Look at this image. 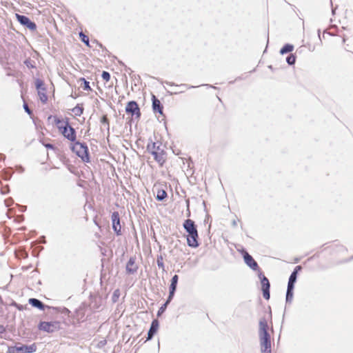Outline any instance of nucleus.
<instances>
[{
  "label": "nucleus",
  "instance_id": "nucleus-1",
  "mask_svg": "<svg viewBox=\"0 0 353 353\" xmlns=\"http://www.w3.org/2000/svg\"><path fill=\"white\" fill-rule=\"evenodd\" d=\"M271 321V313L268 318L263 316L259 321V336L261 353H271V334L268 321ZM272 324V322H270Z\"/></svg>",
  "mask_w": 353,
  "mask_h": 353
},
{
  "label": "nucleus",
  "instance_id": "nucleus-2",
  "mask_svg": "<svg viewBox=\"0 0 353 353\" xmlns=\"http://www.w3.org/2000/svg\"><path fill=\"white\" fill-rule=\"evenodd\" d=\"M183 228L188 232V245L191 248H197L199 246V234L194 221L189 219L185 220L183 223Z\"/></svg>",
  "mask_w": 353,
  "mask_h": 353
},
{
  "label": "nucleus",
  "instance_id": "nucleus-3",
  "mask_svg": "<svg viewBox=\"0 0 353 353\" xmlns=\"http://www.w3.org/2000/svg\"><path fill=\"white\" fill-rule=\"evenodd\" d=\"M70 148L83 162L88 163L90 161L88 148L86 144L74 141Z\"/></svg>",
  "mask_w": 353,
  "mask_h": 353
},
{
  "label": "nucleus",
  "instance_id": "nucleus-4",
  "mask_svg": "<svg viewBox=\"0 0 353 353\" xmlns=\"http://www.w3.org/2000/svg\"><path fill=\"white\" fill-rule=\"evenodd\" d=\"M148 150L159 165L162 167L166 161L165 152L161 149L159 146H157L156 143H152L151 145H148Z\"/></svg>",
  "mask_w": 353,
  "mask_h": 353
},
{
  "label": "nucleus",
  "instance_id": "nucleus-5",
  "mask_svg": "<svg viewBox=\"0 0 353 353\" xmlns=\"http://www.w3.org/2000/svg\"><path fill=\"white\" fill-rule=\"evenodd\" d=\"M37 348L36 343L30 345L12 346L8 348V353H32L36 352Z\"/></svg>",
  "mask_w": 353,
  "mask_h": 353
},
{
  "label": "nucleus",
  "instance_id": "nucleus-6",
  "mask_svg": "<svg viewBox=\"0 0 353 353\" xmlns=\"http://www.w3.org/2000/svg\"><path fill=\"white\" fill-rule=\"evenodd\" d=\"M125 112L132 117L135 116L136 119H140L141 113L137 103L134 101H129L125 106Z\"/></svg>",
  "mask_w": 353,
  "mask_h": 353
},
{
  "label": "nucleus",
  "instance_id": "nucleus-7",
  "mask_svg": "<svg viewBox=\"0 0 353 353\" xmlns=\"http://www.w3.org/2000/svg\"><path fill=\"white\" fill-rule=\"evenodd\" d=\"M59 133L61 134L65 139L72 142L76 141L77 134L75 130L70 125L69 123L67 124V125H65L61 130L59 131Z\"/></svg>",
  "mask_w": 353,
  "mask_h": 353
},
{
  "label": "nucleus",
  "instance_id": "nucleus-8",
  "mask_svg": "<svg viewBox=\"0 0 353 353\" xmlns=\"http://www.w3.org/2000/svg\"><path fill=\"white\" fill-rule=\"evenodd\" d=\"M261 279V290L263 291V296L265 299L269 300L270 297V282L268 278L264 276L261 272L259 274Z\"/></svg>",
  "mask_w": 353,
  "mask_h": 353
},
{
  "label": "nucleus",
  "instance_id": "nucleus-9",
  "mask_svg": "<svg viewBox=\"0 0 353 353\" xmlns=\"http://www.w3.org/2000/svg\"><path fill=\"white\" fill-rule=\"evenodd\" d=\"M35 85L38 92V95L42 103H45L48 101V96L46 94V88L44 83L41 79H37Z\"/></svg>",
  "mask_w": 353,
  "mask_h": 353
},
{
  "label": "nucleus",
  "instance_id": "nucleus-10",
  "mask_svg": "<svg viewBox=\"0 0 353 353\" xmlns=\"http://www.w3.org/2000/svg\"><path fill=\"white\" fill-rule=\"evenodd\" d=\"M59 328L58 322H41L39 325V329L47 332H53Z\"/></svg>",
  "mask_w": 353,
  "mask_h": 353
},
{
  "label": "nucleus",
  "instance_id": "nucleus-11",
  "mask_svg": "<svg viewBox=\"0 0 353 353\" xmlns=\"http://www.w3.org/2000/svg\"><path fill=\"white\" fill-rule=\"evenodd\" d=\"M16 18L19 22L28 28L30 30H34L36 29V24L34 22H32L28 17L16 14Z\"/></svg>",
  "mask_w": 353,
  "mask_h": 353
},
{
  "label": "nucleus",
  "instance_id": "nucleus-12",
  "mask_svg": "<svg viewBox=\"0 0 353 353\" xmlns=\"http://www.w3.org/2000/svg\"><path fill=\"white\" fill-rule=\"evenodd\" d=\"M112 228L117 234H121V226L120 224V217L118 212H114L112 214Z\"/></svg>",
  "mask_w": 353,
  "mask_h": 353
},
{
  "label": "nucleus",
  "instance_id": "nucleus-13",
  "mask_svg": "<svg viewBox=\"0 0 353 353\" xmlns=\"http://www.w3.org/2000/svg\"><path fill=\"white\" fill-rule=\"evenodd\" d=\"M243 259L245 263L252 270H256L259 269V265L255 260L252 258L251 255H250L246 251H243Z\"/></svg>",
  "mask_w": 353,
  "mask_h": 353
},
{
  "label": "nucleus",
  "instance_id": "nucleus-14",
  "mask_svg": "<svg viewBox=\"0 0 353 353\" xmlns=\"http://www.w3.org/2000/svg\"><path fill=\"white\" fill-rule=\"evenodd\" d=\"M48 120L52 119L54 124L58 129L59 132L61 130L65 125L69 123L67 119H61L57 116H49Z\"/></svg>",
  "mask_w": 353,
  "mask_h": 353
},
{
  "label": "nucleus",
  "instance_id": "nucleus-15",
  "mask_svg": "<svg viewBox=\"0 0 353 353\" xmlns=\"http://www.w3.org/2000/svg\"><path fill=\"white\" fill-rule=\"evenodd\" d=\"M152 101L153 111L154 112H159L160 114H163V107L161 105V101L154 94L152 96Z\"/></svg>",
  "mask_w": 353,
  "mask_h": 353
},
{
  "label": "nucleus",
  "instance_id": "nucleus-16",
  "mask_svg": "<svg viewBox=\"0 0 353 353\" xmlns=\"http://www.w3.org/2000/svg\"><path fill=\"white\" fill-rule=\"evenodd\" d=\"M179 276L175 274L171 279V283L170 285V294L168 296V301H170L174 294V292L176 290V285L178 283Z\"/></svg>",
  "mask_w": 353,
  "mask_h": 353
},
{
  "label": "nucleus",
  "instance_id": "nucleus-17",
  "mask_svg": "<svg viewBox=\"0 0 353 353\" xmlns=\"http://www.w3.org/2000/svg\"><path fill=\"white\" fill-rule=\"evenodd\" d=\"M159 326V321L157 319L153 320L148 334L147 341L150 340L154 334L157 333Z\"/></svg>",
  "mask_w": 353,
  "mask_h": 353
},
{
  "label": "nucleus",
  "instance_id": "nucleus-18",
  "mask_svg": "<svg viewBox=\"0 0 353 353\" xmlns=\"http://www.w3.org/2000/svg\"><path fill=\"white\" fill-rule=\"evenodd\" d=\"M301 270V267L300 265H297L293 272L291 274L288 286L294 287V284L296 281L297 274L299 271Z\"/></svg>",
  "mask_w": 353,
  "mask_h": 353
},
{
  "label": "nucleus",
  "instance_id": "nucleus-19",
  "mask_svg": "<svg viewBox=\"0 0 353 353\" xmlns=\"http://www.w3.org/2000/svg\"><path fill=\"white\" fill-rule=\"evenodd\" d=\"M29 303L34 307H36L40 310H43V304L38 299L32 298L29 299Z\"/></svg>",
  "mask_w": 353,
  "mask_h": 353
},
{
  "label": "nucleus",
  "instance_id": "nucleus-20",
  "mask_svg": "<svg viewBox=\"0 0 353 353\" xmlns=\"http://www.w3.org/2000/svg\"><path fill=\"white\" fill-rule=\"evenodd\" d=\"M83 107L82 104H77L74 108L72 109V112L75 116H81L83 112Z\"/></svg>",
  "mask_w": 353,
  "mask_h": 353
},
{
  "label": "nucleus",
  "instance_id": "nucleus-21",
  "mask_svg": "<svg viewBox=\"0 0 353 353\" xmlns=\"http://www.w3.org/2000/svg\"><path fill=\"white\" fill-rule=\"evenodd\" d=\"M294 46L291 44L285 45L280 50V53L283 54L288 52H290L293 50Z\"/></svg>",
  "mask_w": 353,
  "mask_h": 353
},
{
  "label": "nucleus",
  "instance_id": "nucleus-22",
  "mask_svg": "<svg viewBox=\"0 0 353 353\" xmlns=\"http://www.w3.org/2000/svg\"><path fill=\"white\" fill-rule=\"evenodd\" d=\"M167 192L164 190H158L157 192V199L162 201L167 197Z\"/></svg>",
  "mask_w": 353,
  "mask_h": 353
},
{
  "label": "nucleus",
  "instance_id": "nucleus-23",
  "mask_svg": "<svg viewBox=\"0 0 353 353\" xmlns=\"http://www.w3.org/2000/svg\"><path fill=\"white\" fill-rule=\"evenodd\" d=\"M79 81L83 82V85H81V87L84 90H87V91L92 90V88L90 86V83L88 81H86L84 78H81L79 79Z\"/></svg>",
  "mask_w": 353,
  "mask_h": 353
},
{
  "label": "nucleus",
  "instance_id": "nucleus-24",
  "mask_svg": "<svg viewBox=\"0 0 353 353\" xmlns=\"http://www.w3.org/2000/svg\"><path fill=\"white\" fill-rule=\"evenodd\" d=\"M293 289H294V287L288 286L287 294H286V301H290L292 299Z\"/></svg>",
  "mask_w": 353,
  "mask_h": 353
},
{
  "label": "nucleus",
  "instance_id": "nucleus-25",
  "mask_svg": "<svg viewBox=\"0 0 353 353\" xmlns=\"http://www.w3.org/2000/svg\"><path fill=\"white\" fill-rule=\"evenodd\" d=\"M79 37L81 39V40L84 43H85V45L88 47H90V44H89V37L85 35L83 32H81L79 33Z\"/></svg>",
  "mask_w": 353,
  "mask_h": 353
},
{
  "label": "nucleus",
  "instance_id": "nucleus-26",
  "mask_svg": "<svg viewBox=\"0 0 353 353\" xmlns=\"http://www.w3.org/2000/svg\"><path fill=\"white\" fill-rule=\"evenodd\" d=\"M101 123L105 125L106 128L109 130L110 128V122L109 119L108 118V116L106 114L103 115V117L101 118Z\"/></svg>",
  "mask_w": 353,
  "mask_h": 353
},
{
  "label": "nucleus",
  "instance_id": "nucleus-27",
  "mask_svg": "<svg viewBox=\"0 0 353 353\" xmlns=\"http://www.w3.org/2000/svg\"><path fill=\"white\" fill-rule=\"evenodd\" d=\"M120 296V290L117 289L114 291L112 299L113 302H117Z\"/></svg>",
  "mask_w": 353,
  "mask_h": 353
},
{
  "label": "nucleus",
  "instance_id": "nucleus-28",
  "mask_svg": "<svg viewBox=\"0 0 353 353\" xmlns=\"http://www.w3.org/2000/svg\"><path fill=\"white\" fill-rule=\"evenodd\" d=\"M170 301H168V299L167 300V301L159 308V311H158V313H157V315L159 316L161 315V314H163L166 307H167V305L168 304L170 303Z\"/></svg>",
  "mask_w": 353,
  "mask_h": 353
},
{
  "label": "nucleus",
  "instance_id": "nucleus-29",
  "mask_svg": "<svg viewBox=\"0 0 353 353\" xmlns=\"http://www.w3.org/2000/svg\"><path fill=\"white\" fill-rule=\"evenodd\" d=\"M286 61L288 64L292 65L296 61V57L294 54H291L287 57Z\"/></svg>",
  "mask_w": 353,
  "mask_h": 353
},
{
  "label": "nucleus",
  "instance_id": "nucleus-30",
  "mask_svg": "<svg viewBox=\"0 0 353 353\" xmlns=\"http://www.w3.org/2000/svg\"><path fill=\"white\" fill-rule=\"evenodd\" d=\"M101 77L106 82L109 81L110 79V74L108 72L106 71H103L102 72Z\"/></svg>",
  "mask_w": 353,
  "mask_h": 353
},
{
  "label": "nucleus",
  "instance_id": "nucleus-31",
  "mask_svg": "<svg viewBox=\"0 0 353 353\" xmlns=\"http://www.w3.org/2000/svg\"><path fill=\"white\" fill-rule=\"evenodd\" d=\"M43 145L48 149L54 150L55 147L50 143H43Z\"/></svg>",
  "mask_w": 353,
  "mask_h": 353
},
{
  "label": "nucleus",
  "instance_id": "nucleus-32",
  "mask_svg": "<svg viewBox=\"0 0 353 353\" xmlns=\"http://www.w3.org/2000/svg\"><path fill=\"white\" fill-rule=\"evenodd\" d=\"M190 216V203L189 201H187V216Z\"/></svg>",
  "mask_w": 353,
  "mask_h": 353
},
{
  "label": "nucleus",
  "instance_id": "nucleus-33",
  "mask_svg": "<svg viewBox=\"0 0 353 353\" xmlns=\"http://www.w3.org/2000/svg\"><path fill=\"white\" fill-rule=\"evenodd\" d=\"M133 264H134V261H133L132 259H130V260L128 261V265H127V270H128V272H132V271L130 270V268H129V265H133Z\"/></svg>",
  "mask_w": 353,
  "mask_h": 353
},
{
  "label": "nucleus",
  "instance_id": "nucleus-34",
  "mask_svg": "<svg viewBox=\"0 0 353 353\" xmlns=\"http://www.w3.org/2000/svg\"><path fill=\"white\" fill-rule=\"evenodd\" d=\"M6 331V329L3 325H0V334L3 333Z\"/></svg>",
  "mask_w": 353,
  "mask_h": 353
},
{
  "label": "nucleus",
  "instance_id": "nucleus-35",
  "mask_svg": "<svg viewBox=\"0 0 353 353\" xmlns=\"http://www.w3.org/2000/svg\"><path fill=\"white\" fill-rule=\"evenodd\" d=\"M157 264L159 267L163 268V263L160 261L159 259L157 260Z\"/></svg>",
  "mask_w": 353,
  "mask_h": 353
},
{
  "label": "nucleus",
  "instance_id": "nucleus-36",
  "mask_svg": "<svg viewBox=\"0 0 353 353\" xmlns=\"http://www.w3.org/2000/svg\"><path fill=\"white\" fill-rule=\"evenodd\" d=\"M24 108H25V110H26V111L27 112H28L29 114L30 113V109L28 108V105H26H26H24Z\"/></svg>",
  "mask_w": 353,
  "mask_h": 353
},
{
  "label": "nucleus",
  "instance_id": "nucleus-37",
  "mask_svg": "<svg viewBox=\"0 0 353 353\" xmlns=\"http://www.w3.org/2000/svg\"><path fill=\"white\" fill-rule=\"evenodd\" d=\"M216 101L218 102H221V100L219 98H217V99Z\"/></svg>",
  "mask_w": 353,
  "mask_h": 353
}]
</instances>
